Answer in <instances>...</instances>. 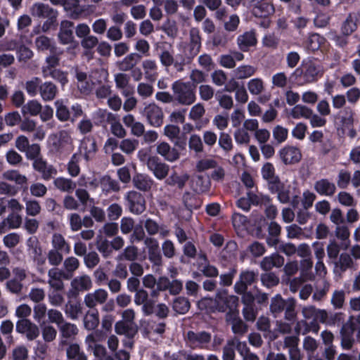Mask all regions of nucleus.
Segmentation results:
<instances>
[{
    "label": "nucleus",
    "mask_w": 360,
    "mask_h": 360,
    "mask_svg": "<svg viewBox=\"0 0 360 360\" xmlns=\"http://www.w3.org/2000/svg\"><path fill=\"white\" fill-rule=\"evenodd\" d=\"M296 300L293 297L284 300L279 294L271 300L269 310L274 317L285 311L284 318L288 321H294L297 317L295 311Z\"/></svg>",
    "instance_id": "1"
},
{
    "label": "nucleus",
    "mask_w": 360,
    "mask_h": 360,
    "mask_svg": "<svg viewBox=\"0 0 360 360\" xmlns=\"http://www.w3.org/2000/svg\"><path fill=\"white\" fill-rule=\"evenodd\" d=\"M174 101L181 105H191L195 101L194 89L188 82L176 81L172 84Z\"/></svg>",
    "instance_id": "2"
},
{
    "label": "nucleus",
    "mask_w": 360,
    "mask_h": 360,
    "mask_svg": "<svg viewBox=\"0 0 360 360\" xmlns=\"http://www.w3.org/2000/svg\"><path fill=\"white\" fill-rule=\"evenodd\" d=\"M93 287L91 278L87 274H82L72 279L68 292V297H77L82 292L89 291Z\"/></svg>",
    "instance_id": "3"
},
{
    "label": "nucleus",
    "mask_w": 360,
    "mask_h": 360,
    "mask_svg": "<svg viewBox=\"0 0 360 360\" xmlns=\"http://www.w3.org/2000/svg\"><path fill=\"white\" fill-rule=\"evenodd\" d=\"M188 345L193 349H207L212 340V335L206 331L189 330L186 333Z\"/></svg>",
    "instance_id": "4"
},
{
    "label": "nucleus",
    "mask_w": 360,
    "mask_h": 360,
    "mask_svg": "<svg viewBox=\"0 0 360 360\" xmlns=\"http://www.w3.org/2000/svg\"><path fill=\"white\" fill-rule=\"evenodd\" d=\"M143 115L147 122L153 127H160L163 124L164 112L162 109L155 103H150L143 109Z\"/></svg>",
    "instance_id": "5"
},
{
    "label": "nucleus",
    "mask_w": 360,
    "mask_h": 360,
    "mask_svg": "<svg viewBox=\"0 0 360 360\" xmlns=\"http://www.w3.org/2000/svg\"><path fill=\"white\" fill-rule=\"evenodd\" d=\"M252 14L257 18H266L275 13L274 4L267 0H247Z\"/></svg>",
    "instance_id": "6"
},
{
    "label": "nucleus",
    "mask_w": 360,
    "mask_h": 360,
    "mask_svg": "<svg viewBox=\"0 0 360 360\" xmlns=\"http://www.w3.org/2000/svg\"><path fill=\"white\" fill-rule=\"evenodd\" d=\"M74 23L69 20H63L60 24L58 38L60 44L70 45L72 49L77 47L78 44L75 41L73 35Z\"/></svg>",
    "instance_id": "7"
},
{
    "label": "nucleus",
    "mask_w": 360,
    "mask_h": 360,
    "mask_svg": "<svg viewBox=\"0 0 360 360\" xmlns=\"http://www.w3.org/2000/svg\"><path fill=\"white\" fill-rule=\"evenodd\" d=\"M202 46V38L197 27L189 30V41L185 49V54L190 60L194 58L200 52Z\"/></svg>",
    "instance_id": "8"
},
{
    "label": "nucleus",
    "mask_w": 360,
    "mask_h": 360,
    "mask_svg": "<svg viewBox=\"0 0 360 360\" xmlns=\"http://www.w3.org/2000/svg\"><path fill=\"white\" fill-rule=\"evenodd\" d=\"M323 73L324 70L321 65L309 61L303 66L302 77L304 83H311L316 82L323 76Z\"/></svg>",
    "instance_id": "9"
},
{
    "label": "nucleus",
    "mask_w": 360,
    "mask_h": 360,
    "mask_svg": "<svg viewBox=\"0 0 360 360\" xmlns=\"http://www.w3.org/2000/svg\"><path fill=\"white\" fill-rule=\"evenodd\" d=\"M108 297L109 295L106 290L98 288L84 295V304L89 309H95L98 305L104 304L107 302Z\"/></svg>",
    "instance_id": "10"
},
{
    "label": "nucleus",
    "mask_w": 360,
    "mask_h": 360,
    "mask_svg": "<svg viewBox=\"0 0 360 360\" xmlns=\"http://www.w3.org/2000/svg\"><path fill=\"white\" fill-rule=\"evenodd\" d=\"M146 165L155 177L159 180L165 179L169 174V166L162 162L157 156H149Z\"/></svg>",
    "instance_id": "11"
},
{
    "label": "nucleus",
    "mask_w": 360,
    "mask_h": 360,
    "mask_svg": "<svg viewBox=\"0 0 360 360\" xmlns=\"http://www.w3.org/2000/svg\"><path fill=\"white\" fill-rule=\"evenodd\" d=\"M51 141L52 150L57 153H60L68 145H71L72 139L70 132L68 130H60L50 136Z\"/></svg>",
    "instance_id": "12"
},
{
    "label": "nucleus",
    "mask_w": 360,
    "mask_h": 360,
    "mask_svg": "<svg viewBox=\"0 0 360 360\" xmlns=\"http://www.w3.org/2000/svg\"><path fill=\"white\" fill-rule=\"evenodd\" d=\"M225 321L237 336H243L248 330V326L239 316V311L226 313Z\"/></svg>",
    "instance_id": "13"
},
{
    "label": "nucleus",
    "mask_w": 360,
    "mask_h": 360,
    "mask_svg": "<svg viewBox=\"0 0 360 360\" xmlns=\"http://www.w3.org/2000/svg\"><path fill=\"white\" fill-rule=\"evenodd\" d=\"M144 245L148 249V259L153 266H161L162 265V257L159 249L158 240L151 237H146Z\"/></svg>",
    "instance_id": "14"
},
{
    "label": "nucleus",
    "mask_w": 360,
    "mask_h": 360,
    "mask_svg": "<svg viewBox=\"0 0 360 360\" xmlns=\"http://www.w3.org/2000/svg\"><path fill=\"white\" fill-rule=\"evenodd\" d=\"M301 314L303 321H316L319 324L325 322L327 317V310L316 307L314 305H306L302 308Z\"/></svg>",
    "instance_id": "15"
},
{
    "label": "nucleus",
    "mask_w": 360,
    "mask_h": 360,
    "mask_svg": "<svg viewBox=\"0 0 360 360\" xmlns=\"http://www.w3.org/2000/svg\"><path fill=\"white\" fill-rule=\"evenodd\" d=\"M134 292V303L138 306L142 305V311L146 316L151 315L154 311L155 303L149 299L148 292L143 288H141Z\"/></svg>",
    "instance_id": "16"
},
{
    "label": "nucleus",
    "mask_w": 360,
    "mask_h": 360,
    "mask_svg": "<svg viewBox=\"0 0 360 360\" xmlns=\"http://www.w3.org/2000/svg\"><path fill=\"white\" fill-rule=\"evenodd\" d=\"M279 156L285 165H294L301 160L302 153L297 147L286 146L279 150Z\"/></svg>",
    "instance_id": "17"
},
{
    "label": "nucleus",
    "mask_w": 360,
    "mask_h": 360,
    "mask_svg": "<svg viewBox=\"0 0 360 360\" xmlns=\"http://www.w3.org/2000/svg\"><path fill=\"white\" fill-rule=\"evenodd\" d=\"M49 285L54 290L61 291L64 289L63 279L70 280L63 271L58 268H52L48 271Z\"/></svg>",
    "instance_id": "18"
},
{
    "label": "nucleus",
    "mask_w": 360,
    "mask_h": 360,
    "mask_svg": "<svg viewBox=\"0 0 360 360\" xmlns=\"http://www.w3.org/2000/svg\"><path fill=\"white\" fill-rule=\"evenodd\" d=\"M126 199L129 203V210L134 214H141L146 209L144 197L139 192L131 191L127 193Z\"/></svg>",
    "instance_id": "19"
},
{
    "label": "nucleus",
    "mask_w": 360,
    "mask_h": 360,
    "mask_svg": "<svg viewBox=\"0 0 360 360\" xmlns=\"http://www.w3.org/2000/svg\"><path fill=\"white\" fill-rule=\"evenodd\" d=\"M236 44L238 49L243 52H248L257 44L255 30L246 31L237 37Z\"/></svg>",
    "instance_id": "20"
},
{
    "label": "nucleus",
    "mask_w": 360,
    "mask_h": 360,
    "mask_svg": "<svg viewBox=\"0 0 360 360\" xmlns=\"http://www.w3.org/2000/svg\"><path fill=\"white\" fill-rule=\"evenodd\" d=\"M16 331L25 334L29 340L36 339L39 335L38 326L29 319H20L16 323Z\"/></svg>",
    "instance_id": "21"
},
{
    "label": "nucleus",
    "mask_w": 360,
    "mask_h": 360,
    "mask_svg": "<svg viewBox=\"0 0 360 360\" xmlns=\"http://www.w3.org/2000/svg\"><path fill=\"white\" fill-rule=\"evenodd\" d=\"M334 272L343 274L347 270L354 269L356 262L349 252H342L339 257L333 262Z\"/></svg>",
    "instance_id": "22"
},
{
    "label": "nucleus",
    "mask_w": 360,
    "mask_h": 360,
    "mask_svg": "<svg viewBox=\"0 0 360 360\" xmlns=\"http://www.w3.org/2000/svg\"><path fill=\"white\" fill-rule=\"evenodd\" d=\"M257 274L253 271H244L240 274L239 280L234 285L236 293L244 292L257 279Z\"/></svg>",
    "instance_id": "23"
},
{
    "label": "nucleus",
    "mask_w": 360,
    "mask_h": 360,
    "mask_svg": "<svg viewBox=\"0 0 360 360\" xmlns=\"http://www.w3.org/2000/svg\"><path fill=\"white\" fill-rule=\"evenodd\" d=\"M285 259L278 252L264 257L259 263L260 268L264 271H271L273 268H281L284 265Z\"/></svg>",
    "instance_id": "24"
},
{
    "label": "nucleus",
    "mask_w": 360,
    "mask_h": 360,
    "mask_svg": "<svg viewBox=\"0 0 360 360\" xmlns=\"http://www.w3.org/2000/svg\"><path fill=\"white\" fill-rule=\"evenodd\" d=\"M156 152L165 160L170 162H175L180 158V153L178 150L165 141H162L157 145Z\"/></svg>",
    "instance_id": "25"
},
{
    "label": "nucleus",
    "mask_w": 360,
    "mask_h": 360,
    "mask_svg": "<svg viewBox=\"0 0 360 360\" xmlns=\"http://www.w3.org/2000/svg\"><path fill=\"white\" fill-rule=\"evenodd\" d=\"M30 11L32 16L39 18H52L53 16H58L57 11L43 3L34 4Z\"/></svg>",
    "instance_id": "26"
},
{
    "label": "nucleus",
    "mask_w": 360,
    "mask_h": 360,
    "mask_svg": "<svg viewBox=\"0 0 360 360\" xmlns=\"http://www.w3.org/2000/svg\"><path fill=\"white\" fill-rule=\"evenodd\" d=\"M32 166L36 171L41 173V178L45 181L49 180L57 173V170L52 165H49L41 158L36 159Z\"/></svg>",
    "instance_id": "27"
},
{
    "label": "nucleus",
    "mask_w": 360,
    "mask_h": 360,
    "mask_svg": "<svg viewBox=\"0 0 360 360\" xmlns=\"http://www.w3.org/2000/svg\"><path fill=\"white\" fill-rule=\"evenodd\" d=\"M132 183L138 190L149 192L154 184V181L147 174L138 173L133 176Z\"/></svg>",
    "instance_id": "28"
},
{
    "label": "nucleus",
    "mask_w": 360,
    "mask_h": 360,
    "mask_svg": "<svg viewBox=\"0 0 360 360\" xmlns=\"http://www.w3.org/2000/svg\"><path fill=\"white\" fill-rule=\"evenodd\" d=\"M354 332L352 328H348L347 323L343 324L341 327L340 330V345L343 349L349 350L353 347L355 342Z\"/></svg>",
    "instance_id": "29"
},
{
    "label": "nucleus",
    "mask_w": 360,
    "mask_h": 360,
    "mask_svg": "<svg viewBox=\"0 0 360 360\" xmlns=\"http://www.w3.org/2000/svg\"><path fill=\"white\" fill-rule=\"evenodd\" d=\"M141 56L136 53H131L122 60L117 62L118 69L122 72H128L136 67Z\"/></svg>",
    "instance_id": "30"
},
{
    "label": "nucleus",
    "mask_w": 360,
    "mask_h": 360,
    "mask_svg": "<svg viewBox=\"0 0 360 360\" xmlns=\"http://www.w3.org/2000/svg\"><path fill=\"white\" fill-rule=\"evenodd\" d=\"M37 50L39 52H55L57 47L54 40L45 35H39L34 40Z\"/></svg>",
    "instance_id": "31"
},
{
    "label": "nucleus",
    "mask_w": 360,
    "mask_h": 360,
    "mask_svg": "<svg viewBox=\"0 0 360 360\" xmlns=\"http://www.w3.org/2000/svg\"><path fill=\"white\" fill-rule=\"evenodd\" d=\"M219 299L223 302L224 305L219 306L218 310L221 312L229 311L226 313L238 311L237 307L238 304V297L235 295H219Z\"/></svg>",
    "instance_id": "32"
},
{
    "label": "nucleus",
    "mask_w": 360,
    "mask_h": 360,
    "mask_svg": "<svg viewBox=\"0 0 360 360\" xmlns=\"http://www.w3.org/2000/svg\"><path fill=\"white\" fill-rule=\"evenodd\" d=\"M314 188L316 193L326 196H333L336 191L335 184L327 179H321L316 181Z\"/></svg>",
    "instance_id": "33"
},
{
    "label": "nucleus",
    "mask_w": 360,
    "mask_h": 360,
    "mask_svg": "<svg viewBox=\"0 0 360 360\" xmlns=\"http://www.w3.org/2000/svg\"><path fill=\"white\" fill-rule=\"evenodd\" d=\"M58 328L61 338L65 340H73L79 333V328L77 325L68 322L65 320Z\"/></svg>",
    "instance_id": "34"
},
{
    "label": "nucleus",
    "mask_w": 360,
    "mask_h": 360,
    "mask_svg": "<svg viewBox=\"0 0 360 360\" xmlns=\"http://www.w3.org/2000/svg\"><path fill=\"white\" fill-rule=\"evenodd\" d=\"M269 189L273 193H276L278 200L282 203H287L290 201L289 187L279 181L273 183L269 186Z\"/></svg>",
    "instance_id": "35"
},
{
    "label": "nucleus",
    "mask_w": 360,
    "mask_h": 360,
    "mask_svg": "<svg viewBox=\"0 0 360 360\" xmlns=\"http://www.w3.org/2000/svg\"><path fill=\"white\" fill-rule=\"evenodd\" d=\"M115 330L118 335H125L131 339L138 332V328L136 325L125 323V321H117L115 325Z\"/></svg>",
    "instance_id": "36"
},
{
    "label": "nucleus",
    "mask_w": 360,
    "mask_h": 360,
    "mask_svg": "<svg viewBox=\"0 0 360 360\" xmlns=\"http://www.w3.org/2000/svg\"><path fill=\"white\" fill-rule=\"evenodd\" d=\"M58 93L56 84L51 82H45L39 86V94L44 101H53Z\"/></svg>",
    "instance_id": "37"
},
{
    "label": "nucleus",
    "mask_w": 360,
    "mask_h": 360,
    "mask_svg": "<svg viewBox=\"0 0 360 360\" xmlns=\"http://www.w3.org/2000/svg\"><path fill=\"white\" fill-rule=\"evenodd\" d=\"M313 264L312 258L300 259L299 262L300 276L308 281H314L315 279V275L312 272Z\"/></svg>",
    "instance_id": "38"
},
{
    "label": "nucleus",
    "mask_w": 360,
    "mask_h": 360,
    "mask_svg": "<svg viewBox=\"0 0 360 360\" xmlns=\"http://www.w3.org/2000/svg\"><path fill=\"white\" fill-rule=\"evenodd\" d=\"M51 245L53 250L68 254L70 251V246L66 241L64 236L58 233L53 234L51 238Z\"/></svg>",
    "instance_id": "39"
},
{
    "label": "nucleus",
    "mask_w": 360,
    "mask_h": 360,
    "mask_svg": "<svg viewBox=\"0 0 360 360\" xmlns=\"http://www.w3.org/2000/svg\"><path fill=\"white\" fill-rule=\"evenodd\" d=\"M80 262L77 258L73 256L68 257L63 261V271L70 279L74 276L75 272L79 268Z\"/></svg>",
    "instance_id": "40"
},
{
    "label": "nucleus",
    "mask_w": 360,
    "mask_h": 360,
    "mask_svg": "<svg viewBox=\"0 0 360 360\" xmlns=\"http://www.w3.org/2000/svg\"><path fill=\"white\" fill-rule=\"evenodd\" d=\"M139 257V249L134 245L127 246L122 252L116 257V261L121 262L126 260L128 262H134L137 260Z\"/></svg>",
    "instance_id": "41"
},
{
    "label": "nucleus",
    "mask_w": 360,
    "mask_h": 360,
    "mask_svg": "<svg viewBox=\"0 0 360 360\" xmlns=\"http://www.w3.org/2000/svg\"><path fill=\"white\" fill-rule=\"evenodd\" d=\"M8 225L9 229H18L22 224V217L16 212H11L0 224V233L4 232V228Z\"/></svg>",
    "instance_id": "42"
},
{
    "label": "nucleus",
    "mask_w": 360,
    "mask_h": 360,
    "mask_svg": "<svg viewBox=\"0 0 360 360\" xmlns=\"http://www.w3.org/2000/svg\"><path fill=\"white\" fill-rule=\"evenodd\" d=\"M160 30L169 38L175 39L179 34L177 22L172 18H167L160 27Z\"/></svg>",
    "instance_id": "43"
},
{
    "label": "nucleus",
    "mask_w": 360,
    "mask_h": 360,
    "mask_svg": "<svg viewBox=\"0 0 360 360\" xmlns=\"http://www.w3.org/2000/svg\"><path fill=\"white\" fill-rule=\"evenodd\" d=\"M62 53L58 49L55 52H51L45 59L46 65L42 67L41 72H46L47 69L50 70L56 68L60 65V57Z\"/></svg>",
    "instance_id": "44"
},
{
    "label": "nucleus",
    "mask_w": 360,
    "mask_h": 360,
    "mask_svg": "<svg viewBox=\"0 0 360 360\" xmlns=\"http://www.w3.org/2000/svg\"><path fill=\"white\" fill-rule=\"evenodd\" d=\"M191 308V303L188 298L179 296L176 297L172 302V309L179 314H186Z\"/></svg>",
    "instance_id": "45"
},
{
    "label": "nucleus",
    "mask_w": 360,
    "mask_h": 360,
    "mask_svg": "<svg viewBox=\"0 0 360 360\" xmlns=\"http://www.w3.org/2000/svg\"><path fill=\"white\" fill-rule=\"evenodd\" d=\"M99 323V316L97 311H88L84 316V326L88 330L96 329Z\"/></svg>",
    "instance_id": "46"
},
{
    "label": "nucleus",
    "mask_w": 360,
    "mask_h": 360,
    "mask_svg": "<svg viewBox=\"0 0 360 360\" xmlns=\"http://www.w3.org/2000/svg\"><path fill=\"white\" fill-rule=\"evenodd\" d=\"M257 71V68L250 65H243L233 70L237 79H245L253 76Z\"/></svg>",
    "instance_id": "47"
},
{
    "label": "nucleus",
    "mask_w": 360,
    "mask_h": 360,
    "mask_svg": "<svg viewBox=\"0 0 360 360\" xmlns=\"http://www.w3.org/2000/svg\"><path fill=\"white\" fill-rule=\"evenodd\" d=\"M54 186L63 192L72 193L77 186L75 182L70 179L58 177L54 180Z\"/></svg>",
    "instance_id": "48"
},
{
    "label": "nucleus",
    "mask_w": 360,
    "mask_h": 360,
    "mask_svg": "<svg viewBox=\"0 0 360 360\" xmlns=\"http://www.w3.org/2000/svg\"><path fill=\"white\" fill-rule=\"evenodd\" d=\"M41 110L42 105L37 100H30L22 106L21 112L24 115L29 114L31 116H37Z\"/></svg>",
    "instance_id": "49"
},
{
    "label": "nucleus",
    "mask_w": 360,
    "mask_h": 360,
    "mask_svg": "<svg viewBox=\"0 0 360 360\" xmlns=\"http://www.w3.org/2000/svg\"><path fill=\"white\" fill-rule=\"evenodd\" d=\"M357 17L356 13H350L342 24V31L345 35H349L357 27Z\"/></svg>",
    "instance_id": "50"
},
{
    "label": "nucleus",
    "mask_w": 360,
    "mask_h": 360,
    "mask_svg": "<svg viewBox=\"0 0 360 360\" xmlns=\"http://www.w3.org/2000/svg\"><path fill=\"white\" fill-rule=\"evenodd\" d=\"M4 179L14 181L18 185L27 184V178L17 170H8L2 174Z\"/></svg>",
    "instance_id": "51"
},
{
    "label": "nucleus",
    "mask_w": 360,
    "mask_h": 360,
    "mask_svg": "<svg viewBox=\"0 0 360 360\" xmlns=\"http://www.w3.org/2000/svg\"><path fill=\"white\" fill-rule=\"evenodd\" d=\"M345 303V292L343 290H335L333 292L330 304L335 309H341Z\"/></svg>",
    "instance_id": "52"
},
{
    "label": "nucleus",
    "mask_w": 360,
    "mask_h": 360,
    "mask_svg": "<svg viewBox=\"0 0 360 360\" xmlns=\"http://www.w3.org/2000/svg\"><path fill=\"white\" fill-rule=\"evenodd\" d=\"M290 115L294 119H308L311 117V109L305 105H297L292 108Z\"/></svg>",
    "instance_id": "53"
},
{
    "label": "nucleus",
    "mask_w": 360,
    "mask_h": 360,
    "mask_svg": "<svg viewBox=\"0 0 360 360\" xmlns=\"http://www.w3.org/2000/svg\"><path fill=\"white\" fill-rule=\"evenodd\" d=\"M188 179L187 174L179 175L174 172L166 179L165 184L171 186H176L179 188L182 189Z\"/></svg>",
    "instance_id": "54"
},
{
    "label": "nucleus",
    "mask_w": 360,
    "mask_h": 360,
    "mask_svg": "<svg viewBox=\"0 0 360 360\" xmlns=\"http://www.w3.org/2000/svg\"><path fill=\"white\" fill-rule=\"evenodd\" d=\"M142 68L147 79L153 81L155 75L153 72L157 71L158 64L155 60L152 59H146L142 62Z\"/></svg>",
    "instance_id": "55"
},
{
    "label": "nucleus",
    "mask_w": 360,
    "mask_h": 360,
    "mask_svg": "<svg viewBox=\"0 0 360 360\" xmlns=\"http://www.w3.org/2000/svg\"><path fill=\"white\" fill-rule=\"evenodd\" d=\"M210 187V181L208 177L201 175L197 176L193 181V188L197 193L207 192Z\"/></svg>",
    "instance_id": "56"
},
{
    "label": "nucleus",
    "mask_w": 360,
    "mask_h": 360,
    "mask_svg": "<svg viewBox=\"0 0 360 360\" xmlns=\"http://www.w3.org/2000/svg\"><path fill=\"white\" fill-rule=\"evenodd\" d=\"M82 158L81 153H75L68 164V172L71 176L75 177L79 175L80 168L79 162Z\"/></svg>",
    "instance_id": "57"
},
{
    "label": "nucleus",
    "mask_w": 360,
    "mask_h": 360,
    "mask_svg": "<svg viewBox=\"0 0 360 360\" xmlns=\"http://www.w3.org/2000/svg\"><path fill=\"white\" fill-rule=\"evenodd\" d=\"M262 174L263 178L269 181V186L272 185L273 183L279 181V179L275 176L274 167L270 162H266L263 165Z\"/></svg>",
    "instance_id": "58"
},
{
    "label": "nucleus",
    "mask_w": 360,
    "mask_h": 360,
    "mask_svg": "<svg viewBox=\"0 0 360 360\" xmlns=\"http://www.w3.org/2000/svg\"><path fill=\"white\" fill-rule=\"evenodd\" d=\"M139 146V141L134 139H124L120 141L119 147L127 155L132 154Z\"/></svg>",
    "instance_id": "59"
},
{
    "label": "nucleus",
    "mask_w": 360,
    "mask_h": 360,
    "mask_svg": "<svg viewBox=\"0 0 360 360\" xmlns=\"http://www.w3.org/2000/svg\"><path fill=\"white\" fill-rule=\"evenodd\" d=\"M136 92L143 99H147L151 97L154 93V87L148 82H139L136 86Z\"/></svg>",
    "instance_id": "60"
},
{
    "label": "nucleus",
    "mask_w": 360,
    "mask_h": 360,
    "mask_svg": "<svg viewBox=\"0 0 360 360\" xmlns=\"http://www.w3.org/2000/svg\"><path fill=\"white\" fill-rule=\"evenodd\" d=\"M34 56V52L24 44L20 45L17 49V58L20 63L25 64Z\"/></svg>",
    "instance_id": "61"
},
{
    "label": "nucleus",
    "mask_w": 360,
    "mask_h": 360,
    "mask_svg": "<svg viewBox=\"0 0 360 360\" xmlns=\"http://www.w3.org/2000/svg\"><path fill=\"white\" fill-rule=\"evenodd\" d=\"M278 276L272 271H266L261 275L262 283L268 288L276 286L279 283Z\"/></svg>",
    "instance_id": "62"
},
{
    "label": "nucleus",
    "mask_w": 360,
    "mask_h": 360,
    "mask_svg": "<svg viewBox=\"0 0 360 360\" xmlns=\"http://www.w3.org/2000/svg\"><path fill=\"white\" fill-rule=\"evenodd\" d=\"M341 248L335 240H330L327 246L326 252L328 257L333 262H335L340 256Z\"/></svg>",
    "instance_id": "63"
},
{
    "label": "nucleus",
    "mask_w": 360,
    "mask_h": 360,
    "mask_svg": "<svg viewBox=\"0 0 360 360\" xmlns=\"http://www.w3.org/2000/svg\"><path fill=\"white\" fill-rule=\"evenodd\" d=\"M65 313L71 319H77L79 315L82 313L81 305L78 303L68 302L65 305Z\"/></svg>",
    "instance_id": "64"
}]
</instances>
